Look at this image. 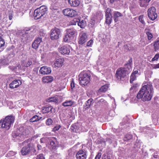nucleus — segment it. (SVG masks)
<instances>
[{
  "label": "nucleus",
  "instance_id": "61",
  "mask_svg": "<svg viewBox=\"0 0 159 159\" xmlns=\"http://www.w3.org/2000/svg\"><path fill=\"white\" fill-rule=\"evenodd\" d=\"M104 101V100L103 99H101L100 100L98 101V102H103Z\"/></svg>",
  "mask_w": 159,
  "mask_h": 159
},
{
  "label": "nucleus",
  "instance_id": "46",
  "mask_svg": "<svg viewBox=\"0 0 159 159\" xmlns=\"http://www.w3.org/2000/svg\"><path fill=\"white\" fill-rule=\"evenodd\" d=\"M36 159H45V158L43 154H40L37 156Z\"/></svg>",
  "mask_w": 159,
  "mask_h": 159
},
{
  "label": "nucleus",
  "instance_id": "39",
  "mask_svg": "<svg viewBox=\"0 0 159 159\" xmlns=\"http://www.w3.org/2000/svg\"><path fill=\"white\" fill-rule=\"evenodd\" d=\"M20 67V66L19 65L17 66H9V68L12 71H16V70L18 68L19 69Z\"/></svg>",
  "mask_w": 159,
  "mask_h": 159
},
{
  "label": "nucleus",
  "instance_id": "15",
  "mask_svg": "<svg viewBox=\"0 0 159 159\" xmlns=\"http://www.w3.org/2000/svg\"><path fill=\"white\" fill-rule=\"evenodd\" d=\"M39 72L42 74H48L51 73V70L50 67L43 66L40 68Z\"/></svg>",
  "mask_w": 159,
  "mask_h": 159
},
{
  "label": "nucleus",
  "instance_id": "22",
  "mask_svg": "<svg viewBox=\"0 0 159 159\" xmlns=\"http://www.w3.org/2000/svg\"><path fill=\"white\" fill-rule=\"evenodd\" d=\"M53 80V78L52 76H47L42 78V81L44 83H49L52 82Z\"/></svg>",
  "mask_w": 159,
  "mask_h": 159
},
{
  "label": "nucleus",
  "instance_id": "57",
  "mask_svg": "<svg viewBox=\"0 0 159 159\" xmlns=\"http://www.w3.org/2000/svg\"><path fill=\"white\" fill-rule=\"evenodd\" d=\"M37 148L38 150H40L41 149L42 146L39 144H38L37 146Z\"/></svg>",
  "mask_w": 159,
  "mask_h": 159
},
{
  "label": "nucleus",
  "instance_id": "16",
  "mask_svg": "<svg viewBox=\"0 0 159 159\" xmlns=\"http://www.w3.org/2000/svg\"><path fill=\"white\" fill-rule=\"evenodd\" d=\"M42 43V38L38 37L36 39L32 44V47L35 49H37L41 43Z\"/></svg>",
  "mask_w": 159,
  "mask_h": 159
},
{
  "label": "nucleus",
  "instance_id": "50",
  "mask_svg": "<svg viewBox=\"0 0 159 159\" xmlns=\"http://www.w3.org/2000/svg\"><path fill=\"white\" fill-rule=\"evenodd\" d=\"M130 45L129 44H125V45L124 46V48L125 49L126 51L130 50V49L129 48Z\"/></svg>",
  "mask_w": 159,
  "mask_h": 159
},
{
  "label": "nucleus",
  "instance_id": "47",
  "mask_svg": "<svg viewBox=\"0 0 159 159\" xmlns=\"http://www.w3.org/2000/svg\"><path fill=\"white\" fill-rule=\"evenodd\" d=\"M159 57V53L155 55L153 58L152 60V61H154L155 60H157Z\"/></svg>",
  "mask_w": 159,
  "mask_h": 159
},
{
  "label": "nucleus",
  "instance_id": "55",
  "mask_svg": "<svg viewBox=\"0 0 159 159\" xmlns=\"http://www.w3.org/2000/svg\"><path fill=\"white\" fill-rule=\"evenodd\" d=\"M121 0H110V1L111 3H112L115 2H117L118 1H120Z\"/></svg>",
  "mask_w": 159,
  "mask_h": 159
},
{
  "label": "nucleus",
  "instance_id": "62",
  "mask_svg": "<svg viewBox=\"0 0 159 159\" xmlns=\"http://www.w3.org/2000/svg\"><path fill=\"white\" fill-rule=\"evenodd\" d=\"M36 0H29V1L31 3H33L35 2Z\"/></svg>",
  "mask_w": 159,
  "mask_h": 159
},
{
  "label": "nucleus",
  "instance_id": "40",
  "mask_svg": "<svg viewBox=\"0 0 159 159\" xmlns=\"http://www.w3.org/2000/svg\"><path fill=\"white\" fill-rule=\"evenodd\" d=\"M5 44V41L4 39L0 36V48L2 47Z\"/></svg>",
  "mask_w": 159,
  "mask_h": 159
},
{
  "label": "nucleus",
  "instance_id": "45",
  "mask_svg": "<svg viewBox=\"0 0 159 159\" xmlns=\"http://www.w3.org/2000/svg\"><path fill=\"white\" fill-rule=\"evenodd\" d=\"M132 59L131 58H130L128 60V62L125 64V66H129L131 67L132 64Z\"/></svg>",
  "mask_w": 159,
  "mask_h": 159
},
{
  "label": "nucleus",
  "instance_id": "26",
  "mask_svg": "<svg viewBox=\"0 0 159 159\" xmlns=\"http://www.w3.org/2000/svg\"><path fill=\"white\" fill-rule=\"evenodd\" d=\"M93 101V99L92 98L89 99L86 103V105L84 106V109L86 110L90 108L92 103V102Z\"/></svg>",
  "mask_w": 159,
  "mask_h": 159
},
{
  "label": "nucleus",
  "instance_id": "9",
  "mask_svg": "<svg viewBox=\"0 0 159 159\" xmlns=\"http://www.w3.org/2000/svg\"><path fill=\"white\" fill-rule=\"evenodd\" d=\"M63 13L65 16L70 17L75 16L77 15V13L76 11L68 8L63 10Z\"/></svg>",
  "mask_w": 159,
  "mask_h": 159
},
{
  "label": "nucleus",
  "instance_id": "53",
  "mask_svg": "<svg viewBox=\"0 0 159 159\" xmlns=\"http://www.w3.org/2000/svg\"><path fill=\"white\" fill-rule=\"evenodd\" d=\"M70 86L71 89H73L75 87V83L74 81L72 80L70 84Z\"/></svg>",
  "mask_w": 159,
  "mask_h": 159
},
{
  "label": "nucleus",
  "instance_id": "27",
  "mask_svg": "<svg viewBox=\"0 0 159 159\" xmlns=\"http://www.w3.org/2000/svg\"><path fill=\"white\" fill-rule=\"evenodd\" d=\"M32 59L31 58H29L28 59V61L25 62V64L23 63L22 65L23 66L25 67H28L31 66L32 64Z\"/></svg>",
  "mask_w": 159,
  "mask_h": 159
},
{
  "label": "nucleus",
  "instance_id": "6",
  "mask_svg": "<svg viewBox=\"0 0 159 159\" xmlns=\"http://www.w3.org/2000/svg\"><path fill=\"white\" fill-rule=\"evenodd\" d=\"M126 72L127 70L124 68H118L116 74V79L119 80H123L126 76Z\"/></svg>",
  "mask_w": 159,
  "mask_h": 159
},
{
  "label": "nucleus",
  "instance_id": "32",
  "mask_svg": "<svg viewBox=\"0 0 159 159\" xmlns=\"http://www.w3.org/2000/svg\"><path fill=\"white\" fill-rule=\"evenodd\" d=\"M153 46L155 51L158 50L159 49V40L156 41L154 42Z\"/></svg>",
  "mask_w": 159,
  "mask_h": 159
},
{
  "label": "nucleus",
  "instance_id": "58",
  "mask_svg": "<svg viewBox=\"0 0 159 159\" xmlns=\"http://www.w3.org/2000/svg\"><path fill=\"white\" fill-rule=\"evenodd\" d=\"M104 159H111V158L109 155H107L106 157H105Z\"/></svg>",
  "mask_w": 159,
  "mask_h": 159
},
{
  "label": "nucleus",
  "instance_id": "24",
  "mask_svg": "<svg viewBox=\"0 0 159 159\" xmlns=\"http://www.w3.org/2000/svg\"><path fill=\"white\" fill-rule=\"evenodd\" d=\"M138 72V70H136L132 73L130 77V82L131 83H132L133 81L136 79V75L137 74Z\"/></svg>",
  "mask_w": 159,
  "mask_h": 159
},
{
  "label": "nucleus",
  "instance_id": "37",
  "mask_svg": "<svg viewBox=\"0 0 159 159\" xmlns=\"http://www.w3.org/2000/svg\"><path fill=\"white\" fill-rule=\"evenodd\" d=\"M139 21L142 24L145 25V22L143 19V15H140L139 17Z\"/></svg>",
  "mask_w": 159,
  "mask_h": 159
},
{
  "label": "nucleus",
  "instance_id": "44",
  "mask_svg": "<svg viewBox=\"0 0 159 159\" xmlns=\"http://www.w3.org/2000/svg\"><path fill=\"white\" fill-rule=\"evenodd\" d=\"M30 133V131L28 129H26L22 132L23 135H28Z\"/></svg>",
  "mask_w": 159,
  "mask_h": 159
},
{
  "label": "nucleus",
  "instance_id": "18",
  "mask_svg": "<svg viewBox=\"0 0 159 159\" xmlns=\"http://www.w3.org/2000/svg\"><path fill=\"white\" fill-rule=\"evenodd\" d=\"M21 84V81L19 80H16L13 81L9 84L10 87L11 89L17 88Z\"/></svg>",
  "mask_w": 159,
  "mask_h": 159
},
{
  "label": "nucleus",
  "instance_id": "4",
  "mask_svg": "<svg viewBox=\"0 0 159 159\" xmlns=\"http://www.w3.org/2000/svg\"><path fill=\"white\" fill-rule=\"evenodd\" d=\"M76 30L73 29H68L67 30V34L63 38L64 41L66 42H70L74 38Z\"/></svg>",
  "mask_w": 159,
  "mask_h": 159
},
{
  "label": "nucleus",
  "instance_id": "38",
  "mask_svg": "<svg viewBox=\"0 0 159 159\" xmlns=\"http://www.w3.org/2000/svg\"><path fill=\"white\" fill-rule=\"evenodd\" d=\"M23 136L21 134L20 135V134L16 133H13V137L18 139H20V137L21 138V137H22Z\"/></svg>",
  "mask_w": 159,
  "mask_h": 159
},
{
  "label": "nucleus",
  "instance_id": "63",
  "mask_svg": "<svg viewBox=\"0 0 159 159\" xmlns=\"http://www.w3.org/2000/svg\"><path fill=\"white\" fill-rule=\"evenodd\" d=\"M157 155H154V156H153V157H154V158H157Z\"/></svg>",
  "mask_w": 159,
  "mask_h": 159
},
{
  "label": "nucleus",
  "instance_id": "7",
  "mask_svg": "<svg viewBox=\"0 0 159 159\" xmlns=\"http://www.w3.org/2000/svg\"><path fill=\"white\" fill-rule=\"evenodd\" d=\"M148 16L149 19L152 20H155L157 17L156 9L154 7H152L149 8L147 11Z\"/></svg>",
  "mask_w": 159,
  "mask_h": 159
},
{
  "label": "nucleus",
  "instance_id": "43",
  "mask_svg": "<svg viewBox=\"0 0 159 159\" xmlns=\"http://www.w3.org/2000/svg\"><path fill=\"white\" fill-rule=\"evenodd\" d=\"M111 11V9L110 8H107V9L106 11L105 12V16H107V15L111 16V14L110 13Z\"/></svg>",
  "mask_w": 159,
  "mask_h": 159
},
{
  "label": "nucleus",
  "instance_id": "56",
  "mask_svg": "<svg viewBox=\"0 0 159 159\" xmlns=\"http://www.w3.org/2000/svg\"><path fill=\"white\" fill-rule=\"evenodd\" d=\"M154 69H157L159 68V63L155 65L153 67Z\"/></svg>",
  "mask_w": 159,
  "mask_h": 159
},
{
  "label": "nucleus",
  "instance_id": "3",
  "mask_svg": "<svg viewBox=\"0 0 159 159\" xmlns=\"http://www.w3.org/2000/svg\"><path fill=\"white\" fill-rule=\"evenodd\" d=\"M36 150L35 147L32 143H29L26 146L23 147L21 150V153L23 155H26L30 152L34 153Z\"/></svg>",
  "mask_w": 159,
  "mask_h": 159
},
{
  "label": "nucleus",
  "instance_id": "64",
  "mask_svg": "<svg viewBox=\"0 0 159 159\" xmlns=\"http://www.w3.org/2000/svg\"><path fill=\"white\" fill-rule=\"evenodd\" d=\"M94 23L93 22H92V25L93 26H94Z\"/></svg>",
  "mask_w": 159,
  "mask_h": 159
},
{
  "label": "nucleus",
  "instance_id": "14",
  "mask_svg": "<svg viewBox=\"0 0 159 159\" xmlns=\"http://www.w3.org/2000/svg\"><path fill=\"white\" fill-rule=\"evenodd\" d=\"M113 17L115 23L120 20V19L123 16V15L118 11H115L113 13Z\"/></svg>",
  "mask_w": 159,
  "mask_h": 159
},
{
  "label": "nucleus",
  "instance_id": "12",
  "mask_svg": "<svg viewBox=\"0 0 159 159\" xmlns=\"http://www.w3.org/2000/svg\"><path fill=\"white\" fill-rule=\"evenodd\" d=\"M70 47L68 45H66L59 48V52L61 54L64 55H68L69 54L70 51Z\"/></svg>",
  "mask_w": 159,
  "mask_h": 159
},
{
  "label": "nucleus",
  "instance_id": "42",
  "mask_svg": "<svg viewBox=\"0 0 159 159\" xmlns=\"http://www.w3.org/2000/svg\"><path fill=\"white\" fill-rule=\"evenodd\" d=\"M53 122L51 118L48 119L46 121V124L47 125H51Z\"/></svg>",
  "mask_w": 159,
  "mask_h": 159
},
{
  "label": "nucleus",
  "instance_id": "13",
  "mask_svg": "<svg viewBox=\"0 0 159 159\" xmlns=\"http://www.w3.org/2000/svg\"><path fill=\"white\" fill-rule=\"evenodd\" d=\"M87 37L86 33L82 32L80 34L78 41L79 44H83L87 41Z\"/></svg>",
  "mask_w": 159,
  "mask_h": 159
},
{
  "label": "nucleus",
  "instance_id": "17",
  "mask_svg": "<svg viewBox=\"0 0 159 159\" xmlns=\"http://www.w3.org/2000/svg\"><path fill=\"white\" fill-rule=\"evenodd\" d=\"M151 0H139L138 4L139 6L142 8H146L149 5Z\"/></svg>",
  "mask_w": 159,
  "mask_h": 159
},
{
  "label": "nucleus",
  "instance_id": "1",
  "mask_svg": "<svg viewBox=\"0 0 159 159\" xmlns=\"http://www.w3.org/2000/svg\"><path fill=\"white\" fill-rule=\"evenodd\" d=\"M153 92L152 85L147 84L142 87L138 93L137 97L139 99H141L143 101H149L152 98Z\"/></svg>",
  "mask_w": 159,
  "mask_h": 159
},
{
  "label": "nucleus",
  "instance_id": "35",
  "mask_svg": "<svg viewBox=\"0 0 159 159\" xmlns=\"http://www.w3.org/2000/svg\"><path fill=\"white\" fill-rule=\"evenodd\" d=\"M71 129L73 132H77L79 130V128L75 125H73L71 126Z\"/></svg>",
  "mask_w": 159,
  "mask_h": 159
},
{
  "label": "nucleus",
  "instance_id": "41",
  "mask_svg": "<svg viewBox=\"0 0 159 159\" xmlns=\"http://www.w3.org/2000/svg\"><path fill=\"white\" fill-rule=\"evenodd\" d=\"M146 33L147 35L148 39L149 40L151 39L152 38L153 35L150 32L147 31L146 32Z\"/></svg>",
  "mask_w": 159,
  "mask_h": 159
},
{
  "label": "nucleus",
  "instance_id": "60",
  "mask_svg": "<svg viewBox=\"0 0 159 159\" xmlns=\"http://www.w3.org/2000/svg\"><path fill=\"white\" fill-rule=\"evenodd\" d=\"M8 154L11 155H14V153L13 152H9L8 153Z\"/></svg>",
  "mask_w": 159,
  "mask_h": 159
},
{
  "label": "nucleus",
  "instance_id": "5",
  "mask_svg": "<svg viewBox=\"0 0 159 159\" xmlns=\"http://www.w3.org/2000/svg\"><path fill=\"white\" fill-rule=\"evenodd\" d=\"M80 83L82 86L86 85L90 80V76L86 73H81L79 75Z\"/></svg>",
  "mask_w": 159,
  "mask_h": 159
},
{
  "label": "nucleus",
  "instance_id": "8",
  "mask_svg": "<svg viewBox=\"0 0 159 159\" xmlns=\"http://www.w3.org/2000/svg\"><path fill=\"white\" fill-rule=\"evenodd\" d=\"M50 38L52 40H57L59 39L61 34V31L58 28H55L51 30Z\"/></svg>",
  "mask_w": 159,
  "mask_h": 159
},
{
  "label": "nucleus",
  "instance_id": "36",
  "mask_svg": "<svg viewBox=\"0 0 159 159\" xmlns=\"http://www.w3.org/2000/svg\"><path fill=\"white\" fill-rule=\"evenodd\" d=\"M132 135L129 133H128L125 136L124 138V140L125 141H128L132 139Z\"/></svg>",
  "mask_w": 159,
  "mask_h": 159
},
{
  "label": "nucleus",
  "instance_id": "19",
  "mask_svg": "<svg viewBox=\"0 0 159 159\" xmlns=\"http://www.w3.org/2000/svg\"><path fill=\"white\" fill-rule=\"evenodd\" d=\"M36 9L39 11V12L40 11L42 13V15H44L47 12L48 9L46 6H42Z\"/></svg>",
  "mask_w": 159,
  "mask_h": 159
},
{
  "label": "nucleus",
  "instance_id": "23",
  "mask_svg": "<svg viewBox=\"0 0 159 159\" xmlns=\"http://www.w3.org/2000/svg\"><path fill=\"white\" fill-rule=\"evenodd\" d=\"M52 107V106L44 107L43 108L42 112L43 113H46L51 112Z\"/></svg>",
  "mask_w": 159,
  "mask_h": 159
},
{
  "label": "nucleus",
  "instance_id": "28",
  "mask_svg": "<svg viewBox=\"0 0 159 159\" xmlns=\"http://www.w3.org/2000/svg\"><path fill=\"white\" fill-rule=\"evenodd\" d=\"M48 102H54L55 103L58 102V99L57 97H51L49 98L48 100Z\"/></svg>",
  "mask_w": 159,
  "mask_h": 159
},
{
  "label": "nucleus",
  "instance_id": "48",
  "mask_svg": "<svg viewBox=\"0 0 159 159\" xmlns=\"http://www.w3.org/2000/svg\"><path fill=\"white\" fill-rule=\"evenodd\" d=\"M93 43V41L91 39L87 43L86 45L88 47H91L92 46Z\"/></svg>",
  "mask_w": 159,
  "mask_h": 159
},
{
  "label": "nucleus",
  "instance_id": "30",
  "mask_svg": "<svg viewBox=\"0 0 159 159\" xmlns=\"http://www.w3.org/2000/svg\"><path fill=\"white\" fill-rule=\"evenodd\" d=\"M73 103V102L71 100L66 101L62 103V105L64 107L71 106Z\"/></svg>",
  "mask_w": 159,
  "mask_h": 159
},
{
  "label": "nucleus",
  "instance_id": "54",
  "mask_svg": "<svg viewBox=\"0 0 159 159\" xmlns=\"http://www.w3.org/2000/svg\"><path fill=\"white\" fill-rule=\"evenodd\" d=\"M106 142H108L109 144H111L112 142V140L110 139H107Z\"/></svg>",
  "mask_w": 159,
  "mask_h": 159
},
{
  "label": "nucleus",
  "instance_id": "52",
  "mask_svg": "<svg viewBox=\"0 0 159 159\" xmlns=\"http://www.w3.org/2000/svg\"><path fill=\"white\" fill-rule=\"evenodd\" d=\"M50 144L53 147H54L56 146L55 141L51 139V140Z\"/></svg>",
  "mask_w": 159,
  "mask_h": 159
},
{
  "label": "nucleus",
  "instance_id": "11",
  "mask_svg": "<svg viewBox=\"0 0 159 159\" xmlns=\"http://www.w3.org/2000/svg\"><path fill=\"white\" fill-rule=\"evenodd\" d=\"M87 151L81 149L78 151L75 155L76 159H86Z\"/></svg>",
  "mask_w": 159,
  "mask_h": 159
},
{
  "label": "nucleus",
  "instance_id": "2",
  "mask_svg": "<svg viewBox=\"0 0 159 159\" xmlns=\"http://www.w3.org/2000/svg\"><path fill=\"white\" fill-rule=\"evenodd\" d=\"M15 120L14 117L12 116H7L2 122L1 127L9 129L11 125L14 122Z\"/></svg>",
  "mask_w": 159,
  "mask_h": 159
},
{
  "label": "nucleus",
  "instance_id": "20",
  "mask_svg": "<svg viewBox=\"0 0 159 159\" xmlns=\"http://www.w3.org/2000/svg\"><path fill=\"white\" fill-rule=\"evenodd\" d=\"M69 4L71 6L76 7L79 4V2L78 0H68Z\"/></svg>",
  "mask_w": 159,
  "mask_h": 159
},
{
  "label": "nucleus",
  "instance_id": "21",
  "mask_svg": "<svg viewBox=\"0 0 159 159\" xmlns=\"http://www.w3.org/2000/svg\"><path fill=\"white\" fill-rule=\"evenodd\" d=\"M64 59L62 58H59L56 60L54 63L55 66L58 67H61L63 64Z\"/></svg>",
  "mask_w": 159,
  "mask_h": 159
},
{
  "label": "nucleus",
  "instance_id": "51",
  "mask_svg": "<svg viewBox=\"0 0 159 159\" xmlns=\"http://www.w3.org/2000/svg\"><path fill=\"white\" fill-rule=\"evenodd\" d=\"M102 155L101 152H98L96 155L95 159H100Z\"/></svg>",
  "mask_w": 159,
  "mask_h": 159
},
{
  "label": "nucleus",
  "instance_id": "34",
  "mask_svg": "<svg viewBox=\"0 0 159 159\" xmlns=\"http://www.w3.org/2000/svg\"><path fill=\"white\" fill-rule=\"evenodd\" d=\"M40 120V118L37 115H35L33 116L30 120L31 122L37 121Z\"/></svg>",
  "mask_w": 159,
  "mask_h": 159
},
{
  "label": "nucleus",
  "instance_id": "33",
  "mask_svg": "<svg viewBox=\"0 0 159 159\" xmlns=\"http://www.w3.org/2000/svg\"><path fill=\"white\" fill-rule=\"evenodd\" d=\"M106 16V23L108 25H110L111 24L112 20V19L110 17V16Z\"/></svg>",
  "mask_w": 159,
  "mask_h": 159
},
{
  "label": "nucleus",
  "instance_id": "10",
  "mask_svg": "<svg viewBox=\"0 0 159 159\" xmlns=\"http://www.w3.org/2000/svg\"><path fill=\"white\" fill-rule=\"evenodd\" d=\"M72 25H75L76 23L81 28H84L86 25V21L84 20H80L77 19H74L71 22Z\"/></svg>",
  "mask_w": 159,
  "mask_h": 159
},
{
  "label": "nucleus",
  "instance_id": "49",
  "mask_svg": "<svg viewBox=\"0 0 159 159\" xmlns=\"http://www.w3.org/2000/svg\"><path fill=\"white\" fill-rule=\"evenodd\" d=\"M61 126L59 125H56L55 127L53 129V131L54 132H55L56 131L58 130L60 128Z\"/></svg>",
  "mask_w": 159,
  "mask_h": 159
},
{
  "label": "nucleus",
  "instance_id": "59",
  "mask_svg": "<svg viewBox=\"0 0 159 159\" xmlns=\"http://www.w3.org/2000/svg\"><path fill=\"white\" fill-rule=\"evenodd\" d=\"M12 17H13V16H12V15H11V14L9 15V18L10 20H12Z\"/></svg>",
  "mask_w": 159,
  "mask_h": 159
},
{
  "label": "nucleus",
  "instance_id": "29",
  "mask_svg": "<svg viewBox=\"0 0 159 159\" xmlns=\"http://www.w3.org/2000/svg\"><path fill=\"white\" fill-rule=\"evenodd\" d=\"M109 87V85L106 84L102 86L99 90V92H105L106 91Z\"/></svg>",
  "mask_w": 159,
  "mask_h": 159
},
{
  "label": "nucleus",
  "instance_id": "31",
  "mask_svg": "<svg viewBox=\"0 0 159 159\" xmlns=\"http://www.w3.org/2000/svg\"><path fill=\"white\" fill-rule=\"evenodd\" d=\"M30 37L29 34L28 33H26L23 34L22 35V40L24 42H26L28 40V38Z\"/></svg>",
  "mask_w": 159,
  "mask_h": 159
},
{
  "label": "nucleus",
  "instance_id": "25",
  "mask_svg": "<svg viewBox=\"0 0 159 159\" xmlns=\"http://www.w3.org/2000/svg\"><path fill=\"white\" fill-rule=\"evenodd\" d=\"M43 15H42V13L40 11L39 12V11L37 9H35L34 12V16L36 19H38L40 18L42 16H43Z\"/></svg>",
  "mask_w": 159,
  "mask_h": 159
}]
</instances>
